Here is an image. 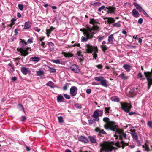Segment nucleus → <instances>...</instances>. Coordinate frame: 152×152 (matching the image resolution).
Segmentation results:
<instances>
[{"instance_id":"obj_1","label":"nucleus","mask_w":152,"mask_h":152,"mask_svg":"<svg viewBox=\"0 0 152 152\" xmlns=\"http://www.w3.org/2000/svg\"><path fill=\"white\" fill-rule=\"evenodd\" d=\"M104 128L106 129H110L113 131H115V135L116 138H119L121 140L120 141L118 142L116 144V145L118 147L124 146L125 143L122 140L123 137L126 138V134L123 132L122 130L118 128V126L115 124L113 122H110L106 124L104 126Z\"/></svg>"},{"instance_id":"obj_2","label":"nucleus","mask_w":152,"mask_h":152,"mask_svg":"<svg viewBox=\"0 0 152 152\" xmlns=\"http://www.w3.org/2000/svg\"><path fill=\"white\" fill-rule=\"evenodd\" d=\"M90 23L92 25L91 28L87 27L86 28L81 29L80 30L83 32L84 34L85 37L82 36L81 37V41L82 42H86L90 39L92 38L94 34H95V31H99V28L97 26V24L98 23L94 19H91Z\"/></svg>"},{"instance_id":"obj_3","label":"nucleus","mask_w":152,"mask_h":152,"mask_svg":"<svg viewBox=\"0 0 152 152\" xmlns=\"http://www.w3.org/2000/svg\"><path fill=\"white\" fill-rule=\"evenodd\" d=\"M101 147L100 152H110L115 148L113 142H104L100 144Z\"/></svg>"},{"instance_id":"obj_4","label":"nucleus","mask_w":152,"mask_h":152,"mask_svg":"<svg viewBox=\"0 0 152 152\" xmlns=\"http://www.w3.org/2000/svg\"><path fill=\"white\" fill-rule=\"evenodd\" d=\"M84 50L85 51L84 52L85 53H92L93 52V57L95 59L97 56L96 53L98 51V49L96 47H94L89 44H87L85 45Z\"/></svg>"},{"instance_id":"obj_5","label":"nucleus","mask_w":152,"mask_h":152,"mask_svg":"<svg viewBox=\"0 0 152 152\" xmlns=\"http://www.w3.org/2000/svg\"><path fill=\"white\" fill-rule=\"evenodd\" d=\"M30 50L31 51L30 48L28 47L26 48L24 47L23 48H18L17 50L19 52L21 53V55L25 56L28 54V51Z\"/></svg>"},{"instance_id":"obj_6","label":"nucleus","mask_w":152,"mask_h":152,"mask_svg":"<svg viewBox=\"0 0 152 152\" xmlns=\"http://www.w3.org/2000/svg\"><path fill=\"white\" fill-rule=\"evenodd\" d=\"M94 79L100 82L102 86L105 87H107L108 82L103 77H95L94 78Z\"/></svg>"},{"instance_id":"obj_7","label":"nucleus","mask_w":152,"mask_h":152,"mask_svg":"<svg viewBox=\"0 0 152 152\" xmlns=\"http://www.w3.org/2000/svg\"><path fill=\"white\" fill-rule=\"evenodd\" d=\"M121 108L125 112H129L131 107V105L127 103L124 102L121 103Z\"/></svg>"},{"instance_id":"obj_8","label":"nucleus","mask_w":152,"mask_h":152,"mask_svg":"<svg viewBox=\"0 0 152 152\" xmlns=\"http://www.w3.org/2000/svg\"><path fill=\"white\" fill-rule=\"evenodd\" d=\"M144 74L148 81V85H152V78L151 74L150 72H145Z\"/></svg>"},{"instance_id":"obj_9","label":"nucleus","mask_w":152,"mask_h":152,"mask_svg":"<svg viewBox=\"0 0 152 152\" xmlns=\"http://www.w3.org/2000/svg\"><path fill=\"white\" fill-rule=\"evenodd\" d=\"M103 114V111L99 110H96L94 112L92 117L101 116Z\"/></svg>"},{"instance_id":"obj_10","label":"nucleus","mask_w":152,"mask_h":152,"mask_svg":"<svg viewBox=\"0 0 152 152\" xmlns=\"http://www.w3.org/2000/svg\"><path fill=\"white\" fill-rule=\"evenodd\" d=\"M77 91V88L75 86L72 87L70 90V95L73 96H75L76 94Z\"/></svg>"},{"instance_id":"obj_11","label":"nucleus","mask_w":152,"mask_h":152,"mask_svg":"<svg viewBox=\"0 0 152 152\" xmlns=\"http://www.w3.org/2000/svg\"><path fill=\"white\" fill-rule=\"evenodd\" d=\"M70 69L75 73H78L79 72V69L78 66L76 65H73L70 67Z\"/></svg>"},{"instance_id":"obj_12","label":"nucleus","mask_w":152,"mask_h":152,"mask_svg":"<svg viewBox=\"0 0 152 152\" xmlns=\"http://www.w3.org/2000/svg\"><path fill=\"white\" fill-rule=\"evenodd\" d=\"M106 43L105 41H103L102 43V44L100 45V48H101L102 51L104 52L108 48L107 46L105 45Z\"/></svg>"},{"instance_id":"obj_13","label":"nucleus","mask_w":152,"mask_h":152,"mask_svg":"<svg viewBox=\"0 0 152 152\" xmlns=\"http://www.w3.org/2000/svg\"><path fill=\"white\" fill-rule=\"evenodd\" d=\"M76 56L79 59L80 62L83 61L84 59L83 55L82 54V52L80 51H78L76 53Z\"/></svg>"},{"instance_id":"obj_14","label":"nucleus","mask_w":152,"mask_h":152,"mask_svg":"<svg viewBox=\"0 0 152 152\" xmlns=\"http://www.w3.org/2000/svg\"><path fill=\"white\" fill-rule=\"evenodd\" d=\"M114 40V39L113 37V34H111L108 37V42L107 43V44H113Z\"/></svg>"},{"instance_id":"obj_15","label":"nucleus","mask_w":152,"mask_h":152,"mask_svg":"<svg viewBox=\"0 0 152 152\" xmlns=\"http://www.w3.org/2000/svg\"><path fill=\"white\" fill-rule=\"evenodd\" d=\"M115 8L114 7H109L106 8V11L108 13H112L114 12Z\"/></svg>"},{"instance_id":"obj_16","label":"nucleus","mask_w":152,"mask_h":152,"mask_svg":"<svg viewBox=\"0 0 152 152\" xmlns=\"http://www.w3.org/2000/svg\"><path fill=\"white\" fill-rule=\"evenodd\" d=\"M40 60V58L37 56H34L31 57L30 58V61H33L35 63L38 62Z\"/></svg>"},{"instance_id":"obj_17","label":"nucleus","mask_w":152,"mask_h":152,"mask_svg":"<svg viewBox=\"0 0 152 152\" xmlns=\"http://www.w3.org/2000/svg\"><path fill=\"white\" fill-rule=\"evenodd\" d=\"M78 140L79 141L84 142L86 143H88V140L85 137L83 136H81L78 137Z\"/></svg>"},{"instance_id":"obj_18","label":"nucleus","mask_w":152,"mask_h":152,"mask_svg":"<svg viewBox=\"0 0 152 152\" xmlns=\"http://www.w3.org/2000/svg\"><path fill=\"white\" fill-rule=\"evenodd\" d=\"M132 15L136 18L138 17L139 16V15L138 12L135 9H133L132 11Z\"/></svg>"},{"instance_id":"obj_19","label":"nucleus","mask_w":152,"mask_h":152,"mask_svg":"<svg viewBox=\"0 0 152 152\" xmlns=\"http://www.w3.org/2000/svg\"><path fill=\"white\" fill-rule=\"evenodd\" d=\"M133 4L136 7V9L139 11L140 12H142L143 9L139 4L135 2Z\"/></svg>"},{"instance_id":"obj_20","label":"nucleus","mask_w":152,"mask_h":152,"mask_svg":"<svg viewBox=\"0 0 152 152\" xmlns=\"http://www.w3.org/2000/svg\"><path fill=\"white\" fill-rule=\"evenodd\" d=\"M21 70L22 73L25 75H26L28 72V69L24 67L21 68Z\"/></svg>"},{"instance_id":"obj_21","label":"nucleus","mask_w":152,"mask_h":152,"mask_svg":"<svg viewBox=\"0 0 152 152\" xmlns=\"http://www.w3.org/2000/svg\"><path fill=\"white\" fill-rule=\"evenodd\" d=\"M55 29V28L51 26L49 29L46 30V34L48 37H49V34H50L51 32Z\"/></svg>"},{"instance_id":"obj_22","label":"nucleus","mask_w":152,"mask_h":152,"mask_svg":"<svg viewBox=\"0 0 152 152\" xmlns=\"http://www.w3.org/2000/svg\"><path fill=\"white\" fill-rule=\"evenodd\" d=\"M137 78L140 80H143L145 79L144 76L142 75L141 72H139L138 74Z\"/></svg>"},{"instance_id":"obj_23","label":"nucleus","mask_w":152,"mask_h":152,"mask_svg":"<svg viewBox=\"0 0 152 152\" xmlns=\"http://www.w3.org/2000/svg\"><path fill=\"white\" fill-rule=\"evenodd\" d=\"M64 99L63 97L61 95H60L58 96L57 100L58 102H63Z\"/></svg>"},{"instance_id":"obj_24","label":"nucleus","mask_w":152,"mask_h":152,"mask_svg":"<svg viewBox=\"0 0 152 152\" xmlns=\"http://www.w3.org/2000/svg\"><path fill=\"white\" fill-rule=\"evenodd\" d=\"M31 26V23L29 21L26 22L25 23L24 26L23 28L26 29L29 28Z\"/></svg>"},{"instance_id":"obj_25","label":"nucleus","mask_w":152,"mask_h":152,"mask_svg":"<svg viewBox=\"0 0 152 152\" xmlns=\"http://www.w3.org/2000/svg\"><path fill=\"white\" fill-rule=\"evenodd\" d=\"M142 147L144 149V150L147 152H148L150 151L148 146L146 143H145L144 145H143Z\"/></svg>"},{"instance_id":"obj_26","label":"nucleus","mask_w":152,"mask_h":152,"mask_svg":"<svg viewBox=\"0 0 152 152\" xmlns=\"http://www.w3.org/2000/svg\"><path fill=\"white\" fill-rule=\"evenodd\" d=\"M62 54L66 57H71L73 56V55L70 53H66V52H63Z\"/></svg>"},{"instance_id":"obj_27","label":"nucleus","mask_w":152,"mask_h":152,"mask_svg":"<svg viewBox=\"0 0 152 152\" xmlns=\"http://www.w3.org/2000/svg\"><path fill=\"white\" fill-rule=\"evenodd\" d=\"M106 8H107V7H105L104 5H102L98 9V11L99 12H101L102 10L106 11Z\"/></svg>"},{"instance_id":"obj_28","label":"nucleus","mask_w":152,"mask_h":152,"mask_svg":"<svg viewBox=\"0 0 152 152\" xmlns=\"http://www.w3.org/2000/svg\"><path fill=\"white\" fill-rule=\"evenodd\" d=\"M123 67L127 71L129 72L130 70V66L129 65L125 64L123 65Z\"/></svg>"},{"instance_id":"obj_29","label":"nucleus","mask_w":152,"mask_h":152,"mask_svg":"<svg viewBox=\"0 0 152 152\" xmlns=\"http://www.w3.org/2000/svg\"><path fill=\"white\" fill-rule=\"evenodd\" d=\"M120 76L121 77L122 79L124 80H127L128 78V76L126 75H125L123 73L121 74Z\"/></svg>"},{"instance_id":"obj_30","label":"nucleus","mask_w":152,"mask_h":152,"mask_svg":"<svg viewBox=\"0 0 152 152\" xmlns=\"http://www.w3.org/2000/svg\"><path fill=\"white\" fill-rule=\"evenodd\" d=\"M107 21L109 23H113L115 21V20L113 18L109 17L107 18Z\"/></svg>"},{"instance_id":"obj_31","label":"nucleus","mask_w":152,"mask_h":152,"mask_svg":"<svg viewBox=\"0 0 152 152\" xmlns=\"http://www.w3.org/2000/svg\"><path fill=\"white\" fill-rule=\"evenodd\" d=\"M110 99L112 101L118 102L119 101V99L116 96L112 97L110 98Z\"/></svg>"},{"instance_id":"obj_32","label":"nucleus","mask_w":152,"mask_h":152,"mask_svg":"<svg viewBox=\"0 0 152 152\" xmlns=\"http://www.w3.org/2000/svg\"><path fill=\"white\" fill-rule=\"evenodd\" d=\"M131 134L133 137L134 138L136 139H137V136L135 133L134 131H132Z\"/></svg>"},{"instance_id":"obj_33","label":"nucleus","mask_w":152,"mask_h":152,"mask_svg":"<svg viewBox=\"0 0 152 152\" xmlns=\"http://www.w3.org/2000/svg\"><path fill=\"white\" fill-rule=\"evenodd\" d=\"M89 138L91 142L93 143L96 142V139L94 137L91 136H89Z\"/></svg>"},{"instance_id":"obj_34","label":"nucleus","mask_w":152,"mask_h":152,"mask_svg":"<svg viewBox=\"0 0 152 152\" xmlns=\"http://www.w3.org/2000/svg\"><path fill=\"white\" fill-rule=\"evenodd\" d=\"M44 72L42 70H39L37 71V75L39 76H41L44 74Z\"/></svg>"},{"instance_id":"obj_35","label":"nucleus","mask_w":152,"mask_h":152,"mask_svg":"<svg viewBox=\"0 0 152 152\" xmlns=\"http://www.w3.org/2000/svg\"><path fill=\"white\" fill-rule=\"evenodd\" d=\"M16 20L15 19V18H12L11 20V23L9 25V26H10L11 27H12V26L15 24V22Z\"/></svg>"},{"instance_id":"obj_36","label":"nucleus","mask_w":152,"mask_h":152,"mask_svg":"<svg viewBox=\"0 0 152 152\" xmlns=\"http://www.w3.org/2000/svg\"><path fill=\"white\" fill-rule=\"evenodd\" d=\"M113 26L119 27L121 26L120 22L118 21L116 23H115L113 24Z\"/></svg>"},{"instance_id":"obj_37","label":"nucleus","mask_w":152,"mask_h":152,"mask_svg":"<svg viewBox=\"0 0 152 152\" xmlns=\"http://www.w3.org/2000/svg\"><path fill=\"white\" fill-rule=\"evenodd\" d=\"M46 85L52 88L53 86V84L52 82L50 81L46 84Z\"/></svg>"},{"instance_id":"obj_38","label":"nucleus","mask_w":152,"mask_h":152,"mask_svg":"<svg viewBox=\"0 0 152 152\" xmlns=\"http://www.w3.org/2000/svg\"><path fill=\"white\" fill-rule=\"evenodd\" d=\"M97 39H98V41L99 42H101L103 39L104 38V36H98L97 37Z\"/></svg>"},{"instance_id":"obj_39","label":"nucleus","mask_w":152,"mask_h":152,"mask_svg":"<svg viewBox=\"0 0 152 152\" xmlns=\"http://www.w3.org/2000/svg\"><path fill=\"white\" fill-rule=\"evenodd\" d=\"M20 42H21V45L23 46H26L27 44V42L25 41L24 40L20 39Z\"/></svg>"},{"instance_id":"obj_40","label":"nucleus","mask_w":152,"mask_h":152,"mask_svg":"<svg viewBox=\"0 0 152 152\" xmlns=\"http://www.w3.org/2000/svg\"><path fill=\"white\" fill-rule=\"evenodd\" d=\"M109 119L107 117H105L103 118V121L104 122H107L105 125H104V126L106 124L110 122V121L108 122V121H109Z\"/></svg>"},{"instance_id":"obj_41","label":"nucleus","mask_w":152,"mask_h":152,"mask_svg":"<svg viewBox=\"0 0 152 152\" xmlns=\"http://www.w3.org/2000/svg\"><path fill=\"white\" fill-rule=\"evenodd\" d=\"M18 107L20 110H22L23 111H24V108L22 105L18 104Z\"/></svg>"},{"instance_id":"obj_42","label":"nucleus","mask_w":152,"mask_h":152,"mask_svg":"<svg viewBox=\"0 0 152 152\" xmlns=\"http://www.w3.org/2000/svg\"><path fill=\"white\" fill-rule=\"evenodd\" d=\"M53 63L56 64H60V62L59 59L53 60L52 61Z\"/></svg>"},{"instance_id":"obj_43","label":"nucleus","mask_w":152,"mask_h":152,"mask_svg":"<svg viewBox=\"0 0 152 152\" xmlns=\"http://www.w3.org/2000/svg\"><path fill=\"white\" fill-rule=\"evenodd\" d=\"M101 3L100 2H95L92 5L94 6H99L101 5Z\"/></svg>"},{"instance_id":"obj_44","label":"nucleus","mask_w":152,"mask_h":152,"mask_svg":"<svg viewBox=\"0 0 152 152\" xmlns=\"http://www.w3.org/2000/svg\"><path fill=\"white\" fill-rule=\"evenodd\" d=\"M148 126L150 128H152V121H149L147 122Z\"/></svg>"},{"instance_id":"obj_45","label":"nucleus","mask_w":152,"mask_h":152,"mask_svg":"<svg viewBox=\"0 0 152 152\" xmlns=\"http://www.w3.org/2000/svg\"><path fill=\"white\" fill-rule=\"evenodd\" d=\"M18 7L19 10L21 11H22L23 9V5L21 4H18Z\"/></svg>"},{"instance_id":"obj_46","label":"nucleus","mask_w":152,"mask_h":152,"mask_svg":"<svg viewBox=\"0 0 152 152\" xmlns=\"http://www.w3.org/2000/svg\"><path fill=\"white\" fill-rule=\"evenodd\" d=\"M58 121L60 123L63 122L64 120L63 118L61 116L58 117Z\"/></svg>"},{"instance_id":"obj_47","label":"nucleus","mask_w":152,"mask_h":152,"mask_svg":"<svg viewBox=\"0 0 152 152\" xmlns=\"http://www.w3.org/2000/svg\"><path fill=\"white\" fill-rule=\"evenodd\" d=\"M48 45H49V47H54V44L51 42H48Z\"/></svg>"},{"instance_id":"obj_48","label":"nucleus","mask_w":152,"mask_h":152,"mask_svg":"<svg viewBox=\"0 0 152 152\" xmlns=\"http://www.w3.org/2000/svg\"><path fill=\"white\" fill-rule=\"evenodd\" d=\"M49 71L50 72H56V70L55 69L53 68H50L49 69Z\"/></svg>"},{"instance_id":"obj_49","label":"nucleus","mask_w":152,"mask_h":152,"mask_svg":"<svg viewBox=\"0 0 152 152\" xmlns=\"http://www.w3.org/2000/svg\"><path fill=\"white\" fill-rule=\"evenodd\" d=\"M110 109V107H105L104 111L105 113H107V114L109 113V110Z\"/></svg>"},{"instance_id":"obj_50","label":"nucleus","mask_w":152,"mask_h":152,"mask_svg":"<svg viewBox=\"0 0 152 152\" xmlns=\"http://www.w3.org/2000/svg\"><path fill=\"white\" fill-rule=\"evenodd\" d=\"M80 44H75L73 45H71L70 46H69L68 47H75V46H77L78 47H80Z\"/></svg>"},{"instance_id":"obj_51","label":"nucleus","mask_w":152,"mask_h":152,"mask_svg":"<svg viewBox=\"0 0 152 152\" xmlns=\"http://www.w3.org/2000/svg\"><path fill=\"white\" fill-rule=\"evenodd\" d=\"M64 96L65 98L67 99H70V96L69 95L67 94H64Z\"/></svg>"},{"instance_id":"obj_52","label":"nucleus","mask_w":152,"mask_h":152,"mask_svg":"<svg viewBox=\"0 0 152 152\" xmlns=\"http://www.w3.org/2000/svg\"><path fill=\"white\" fill-rule=\"evenodd\" d=\"M99 133L102 134H106V132L104 131L103 129L100 130Z\"/></svg>"},{"instance_id":"obj_53","label":"nucleus","mask_w":152,"mask_h":152,"mask_svg":"<svg viewBox=\"0 0 152 152\" xmlns=\"http://www.w3.org/2000/svg\"><path fill=\"white\" fill-rule=\"evenodd\" d=\"M75 106L76 107L78 108H81V106L78 103L75 104Z\"/></svg>"},{"instance_id":"obj_54","label":"nucleus","mask_w":152,"mask_h":152,"mask_svg":"<svg viewBox=\"0 0 152 152\" xmlns=\"http://www.w3.org/2000/svg\"><path fill=\"white\" fill-rule=\"evenodd\" d=\"M142 12L143 14L147 17H149V15L147 13L143 10Z\"/></svg>"},{"instance_id":"obj_55","label":"nucleus","mask_w":152,"mask_h":152,"mask_svg":"<svg viewBox=\"0 0 152 152\" xmlns=\"http://www.w3.org/2000/svg\"><path fill=\"white\" fill-rule=\"evenodd\" d=\"M143 20L142 18H140L138 20V23L139 24H141L142 23Z\"/></svg>"},{"instance_id":"obj_56","label":"nucleus","mask_w":152,"mask_h":152,"mask_svg":"<svg viewBox=\"0 0 152 152\" xmlns=\"http://www.w3.org/2000/svg\"><path fill=\"white\" fill-rule=\"evenodd\" d=\"M93 117L94 118V120L95 121H99V119L98 118V117Z\"/></svg>"},{"instance_id":"obj_57","label":"nucleus","mask_w":152,"mask_h":152,"mask_svg":"<svg viewBox=\"0 0 152 152\" xmlns=\"http://www.w3.org/2000/svg\"><path fill=\"white\" fill-rule=\"evenodd\" d=\"M49 50L50 52H53L54 51V47H49Z\"/></svg>"},{"instance_id":"obj_58","label":"nucleus","mask_w":152,"mask_h":152,"mask_svg":"<svg viewBox=\"0 0 152 152\" xmlns=\"http://www.w3.org/2000/svg\"><path fill=\"white\" fill-rule=\"evenodd\" d=\"M91 90L90 89H87L86 90V92L88 94H90L91 93Z\"/></svg>"},{"instance_id":"obj_59","label":"nucleus","mask_w":152,"mask_h":152,"mask_svg":"<svg viewBox=\"0 0 152 152\" xmlns=\"http://www.w3.org/2000/svg\"><path fill=\"white\" fill-rule=\"evenodd\" d=\"M45 42H42L41 43V45L42 47L44 48H45L46 46L45 45Z\"/></svg>"},{"instance_id":"obj_60","label":"nucleus","mask_w":152,"mask_h":152,"mask_svg":"<svg viewBox=\"0 0 152 152\" xmlns=\"http://www.w3.org/2000/svg\"><path fill=\"white\" fill-rule=\"evenodd\" d=\"M88 121L89 124H91L94 122L93 120H88Z\"/></svg>"},{"instance_id":"obj_61","label":"nucleus","mask_w":152,"mask_h":152,"mask_svg":"<svg viewBox=\"0 0 152 152\" xmlns=\"http://www.w3.org/2000/svg\"><path fill=\"white\" fill-rule=\"evenodd\" d=\"M96 67L99 69H101L102 68V66L101 64H99L96 66Z\"/></svg>"},{"instance_id":"obj_62","label":"nucleus","mask_w":152,"mask_h":152,"mask_svg":"<svg viewBox=\"0 0 152 152\" xmlns=\"http://www.w3.org/2000/svg\"><path fill=\"white\" fill-rule=\"evenodd\" d=\"M34 30L35 31L37 32H39L40 31V29L36 27L34 28Z\"/></svg>"},{"instance_id":"obj_63","label":"nucleus","mask_w":152,"mask_h":152,"mask_svg":"<svg viewBox=\"0 0 152 152\" xmlns=\"http://www.w3.org/2000/svg\"><path fill=\"white\" fill-rule=\"evenodd\" d=\"M122 33L125 35V36L126 37L127 36V35H126V33H127V32H126L125 30L124 29L122 31Z\"/></svg>"},{"instance_id":"obj_64","label":"nucleus","mask_w":152,"mask_h":152,"mask_svg":"<svg viewBox=\"0 0 152 152\" xmlns=\"http://www.w3.org/2000/svg\"><path fill=\"white\" fill-rule=\"evenodd\" d=\"M22 118V121H24L26 119V117L25 116H22L21 117Z\"/></svg>"}]
</instances>
